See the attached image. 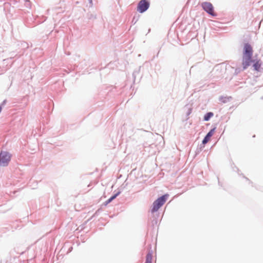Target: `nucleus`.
<instances>
[{
	"label": "nucleus",
	"instance_id": "nucleus-10",
	"mask_svg": "<svg viewBox=\"0 0 263 263\" xmlns=\"http://www.w3.org/2000/svg\"><path fill=\"white\" fill-rule=\"evenodd\" d=\"M119 193L115 194V195L111 197L109 199H108L107 201H105V205H107L109 203H110L112 200H113L114 199L116 198V197L118 196Z\"/></svg>",
	"mask_w": 263,
	"mask_h": 263
},
{
	"label": "nucleus",
	"instance_id": "nucleus-3",
	"mask_svg": "<svg viewBox=\"0 0 263 263\" xmlns=\"http://www.w3.org/2000/svg\"><path fill=\"white\" fill-rule=\"evenodd\" d=\"M11 160V155L7 152L2 151L0 153V166H6L8 165Z\"/></svg>",
	"mask_w": 263,
	"mask_h": 263
},
{
	"label": "nucleus",
	"instance_id": "nucleus-1",
	"mask_svg": "<svg viewBox=\"0 0 263 263\" xmlns=\"http://www.w3.org/2000/svg\"><path fill=\"white\" fill-rule=\"evenodd\" d=\"M253 54V49L251 46L247 43L244 45L243 52L242 55V64L244 69L250 66L251 63L253 62L252 60Z\"/></svg>",
	"mask_w": 263,
	"mask_h": 263
},
{
	"label": "nucleus",
	"instance_id": "nucleus-4",
	"mask_svg": "<svg viewBox=\"0 0 263 263\" xmlns=\"http://www.w3.org/2000/svg\"><path fill=\"white\" fill-rule=\"evenodd\" d=\"M149 7V3L147 0H141L137 6V11L140 13L145 12Z\"/></svg>",
	"mask_w": 263,
	"mask_h": 263
},
{
	"label": "nucleus",
	"instance_id": "nucleus-9",
	"mask_svg": "<svg viewBox=\"0 0 263 263\" xmlns=\"http://www.w3.org/2000/svg\"><path fill=\"white\" fill-rule=\"evenodd\" d=\"M152 254L148 253L146 255L145 263H152Z\"/></svg>",
	"mask_w": 263,
	"mask_h": 263
},
{
	"label": "nucleus",
	"instance_id": "nucleus-6",
	"mask_svg": "<svg viewBox=\"0 0 263 263\" xmlns=\"http://www.w3.org/2000/svg\"><path fill=\"white\" fill-rule=\"evenodd\" d=\"M214 129H212L207 134V135H206V136L204 137V139L202 141V143L203 144H206L210 141L211 137L213 136L214 134Z\"/></svg>",
	"mask_w": 263,
	"mask_h": 263
},
{
	"label": "nucleus",
	"instance_id": "nucleus-7",
	"mask_svg": "<svg viewBox=\"0 0 263 263\" xmlns=\"http://www.w3.org/2000/svg\"><path fill=\"white\" fill-rule=\"evenodd\" d=\"M254 70L259 71L261 67V62L260 60H257L253 65Z\"/></svg>",
	"mask_w": 263,
	"mask_h": 263
},
{
	"label": "nucleus",
	"instance_id": "nucleus-5",
	"mask_svg": "<svg viewBox=\"0 0 263 263\" xmlns=\"http://www.w3.org/2000/svg\"><path fill=\"white\" fill-rule=\"evenodd\" d=\"M201 6L203 10L210 15L212 16L216 15L215 13H214L213 6L211 3L203 2L201 4Z\"/></svg>",
	"mask_w": 263,
	"mask_h": 263
},
{
	"label": "nucleus",
	"instance_id": "nucleus-2",
	"mask_svg": "<svg viewBox=\"0 0 263 263\" xmlns=\"http://www.w3.org/2000/svg\"><path fill=\"white\" fill-rule=\"evenodd\" d=\"M168 197V194H166L155 200L153 203L152 212L154 213L157 211L164 204Z\"/></svg>",
	"mask_w": 263,
	"mask_h": 263
},
{
	"label": "nucleus",
	"instance_id": "nucleus-8",
	"mask_svg": "<svg viewBox=\"0 0 263 263\" xmlns=\"http://www.w3.org/2000/svg\"><path fill=\"white\" fill-rule=\"evenodd\" d=\"M214 116V114L212 112H209L206 114L204 116V120L205 121H209L210 119Z\"/></svg>",
	"mask_w": 263,
	"mask_h": 263
}]
</instances>
